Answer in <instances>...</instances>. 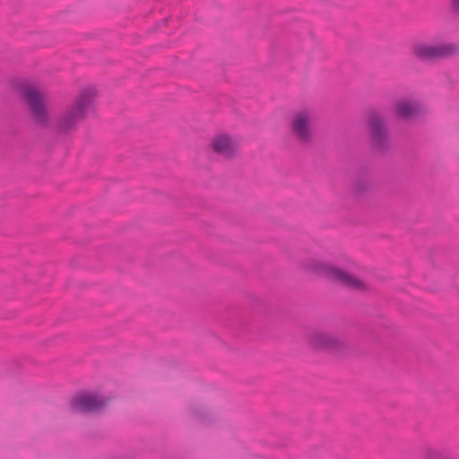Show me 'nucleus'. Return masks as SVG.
<instances>
[{
  "mask_svg": "<svg viewBox=\"0 0 459 459\" xmlns=\"http://www.w3.org/2000/svg\"><path fill=\"white\" fill-rule=\"evenodd\" d=\"M300 266L304 272L310 275L325 277L347 287L359 289L363 286L362 282L356 277L336 267L333 264L317 257L304 259L301 261Z\"/></svg>",
  "mask_w": 459,
  "mask_h": 459,
  "instance_id": "f257e3e1",
  "label": "nucleus"
},
{
  "mask_svg": "<svg viewBox=\"0 0 459 459\" xmlns=\"http://www.w3.org/2000/svg\"><path fill=\"white\" fill-rule=\"evenodd\" d=\"M94 91L82 92L59 117L57 129L62 133H69L77 128L85 117L93 109Z\"/></svg>",
  "mask_w": 459,
  "mask_h": 459,
  "instance_id": "f03ea898",
  "label": "nucleus"
},
{
  "mask_svg": "<svg viewBox=\"0 0 459 459\" xmlns=\"http://www.w3.org/2000/svg\"><path fill=\"white\" fill-rule=\"evenodd\" d=\"M21 93L27 102L33 118L39 124H48L49 116L46 106L45 91L37 85L25 84L22 87Z\"/></svg>",
  "mask_w": 459,
  "mask_h": 459,
  "instance_id": "7ed1b4c3",
  "label": "nucleus"
},
{
  "mask_svg": "<svg viewBox=\"0 0 459 459\" xmlns=\"http://www.w3.org/2000/svg\"><path fill=\"white\" fill-rule=\"evenodd\" d=\"M313 111L301 108L294 111L289 121L291 134L300 143H309L313 138Z\"/></svg>",
  "mask_w": 459,
  "mask_h": 459,
  "instance_id": "20e7f679",
  "label": "nucleus"
},
{
  "mask_svg": "<svg viewBox=\"0 0 459 459\" xmlns=\"http://www.w3.org/2000/svg\"><path fill=\"white\" fill-rule=\"evenodd\" d=\"M457 52V47L453 43H426L420 42L413 46V54L421 60L435 61L453 56Z\"/></svg>",
  "mask_w": 459,
  "mask_h": 459,
  "instance_id": "39448f33",
  "label": "nucleus"
},
{
  "mask_svg": "<svg viewBox=\"0 0 459 459\" xmlns=\"http://www.w3.org/2000/svg\"><path fill=\"white\" fill-rule=\"evenodd\" d=\"M105 404V399L91 394H79L71 402L72 410L75 412H96L101 410Z\"/></svg>",
  "mask_w": 459,
  "mask_h": 459,
  "instance_id": "423d86ee",
  "label": "nucleus"
},
{
  "mask_svg": "<svg viewBox=\"0 0 459 459\" xmlns=\"http://www.w3.org/2000/svg\"><path fill=\"white\" fill-rule=\"evenodd\" d=\"M211 147L216 154L230 159L237 154L238 143L230 135L219 134L212 139Z\"/></svg>",
  "mask_w": 459,
  "mask_h": 459,
  "instance_id": "0eeeda50",
  "label": "nucleus"
},
{
  "mask_svg": "<svg viewBox=\"0 0 459 459\" xmlns=\"http://www.w3.org/2000/svg\"><path fill=\"white\" fill-rule=\"evenodd\" d=\"M307 342L310 348L320 351H337L342 347V342L340 339L321 332L310 333Z\"/></svg>",
  "mask_w": 459,
  "mask_h": 459,
  "instance_id": "6e6552de",
  "label": "nucleus"
},
{
  "mask_svg": "<svg viewBox=\"0 0 459 459\" xmlns=\"http://www.w3.org/2000/svg\"><path fill=\"white\" fill-rule=\"evenodd\" d=\"M368 123L374 144L377 147L383 146L387 138L383 117L377 112H371Z\"/></svg>",
  "mask_w": 459,
  "mask_h": 459,
  "instance_id": "1a4fd4ad",
  "label": "nucleus"
},
{
  "mask_svg": "<svg viewBox=\"0 0 459 459\" xmlns=\"http://www.w3.org/2000/svg\"><path fill=\"white\" fill-rule=\"evenodd\" d=\"M419 105L409 99H402L395 102L394 114L403 119H410L415 117L419 112Z\"/></svg>",
  "mask_w": 459,
  "mask_h": 459,
  "instance_id": "9d476101",
  "label": "nucleus"
},
{
  "mask_svg": "<svg viewBox=\"0 0 459 459\" xmlns=\"http://www.w3.org/2000/svg\"><path fill=\"white\" fill-rule=\"evenodd\" d=\"M453 10L456 13H459V1L458 2H453Z\"/></svg>",
  "mask_w": 459,
  "mask_h": 459,
  "instance_id": "9b49d317",
  "label": "nucleus"
}]
</instances>
